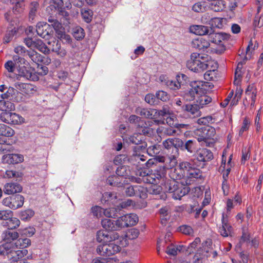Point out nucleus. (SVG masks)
<instances>
[{
	"label": "nucleus",
	"mask_w": 263,
	"mask_h": 263,
	"mask_svg": "<svg viewBox=\"0 0 263 263\" xmlns=\"http://www.w3.org/2000/svg\"><path fill=\"white\" fill-rule=\"evenodd\" d=\"M174 174L176 175V179L181 180L182 185H189L193 183L194 179L201 177V172L196 168L193 163L189 162H182L174 170Z\"/></svg>",
	"instance_id": "obj_1"
},
{
	"label": "nucleus",
	"mask_w": 263,
	"mask_h": 263,
	"mask_svg": "<svg viewBox=\"0 0 263 263\" xmlns=\"http://www.w3.org/2000/svg\"><path fill=\"white\" fill-rule=\"evenodd\" d=\"M109 242V243L99 246L97 253L101 256H109L119 252L122 248L126 247L128 244L124 237H120L118 239Z\"/></svg>",
	"instance_id": "obj_2"
},
{
	"label": "nucleus",
	"mask_w": 263,
	"mask_h": 263,
	"mask_svg": "<svg viewBox=\"0 0 263 263\" xmlns=\"http://www.w3.org/2000/svg\"><path fill=\"white\" fill-rule=\"evenodd\" d=\"M27 253V250L18 249L11 243H5L0 245V256L16 263L18 262V259L26 255Z\"/></svg>",
	"instance_id": "obj_3"
},
{
	"label": "nucleus",
	"mask_w": 263,
	"mask_h": 263,
	"mask_svg": "<svg viewBox=\"0 0 263 263\" xmlns=\"http://www.w3.org/2000/svg\"><path fill=\"white\" fill-rule=\"evenodd\" d=\"M211 57L206 54H201L197 52L192 53L190 59L186 62V67L191 71L201 72L206 70V64Z\"/></svg>",
	"instance_id": "obj_4"
},
{
	"label": "nucleus",
	"mask_w": 263,
	"mask_h": 263,
	"mask_svg": "<svg viewBox=\"0 0 263 263\" xmlns=\"http://www.w3.org/2000/svg\"><path fill=\"white\" fill-rule=\"evenodd\" d=\"M63 0H50L49 6L46 8L47 13L50 15L48 22L51 24L55 20L52 16L59 15L63 16L66 20L69 19V13L65 11Z\"/></svg>",
	"instance_id": "obj_5"
},
{
	"label": "nucleus",
	"mask_w": 263,
	"mask_h": 263,
	"mask_svg": "<svg viewBox=\"0 0 263 263\" xmlns=\"http://www.w3.org/2000/svg\"><path fill=\"white\" fill-rule=\"evenodd\" d=\"M201 134L197 137L198 141L201 143L202 146H211L215 141L216 130L212 126H206L198 130Z\"/></svg>",
	"instance_id": "obj_6"
},
{
	"label": "nucleus",
	"mask_w": 263,
	"mask_h": 263,
	"mask_svg": "<svg viewBox=\"0 0 263 263\" xmlns=\"http://www.w3.org/2000/svg\"><path fill=\"white\" fill-rule=\"evenodd\" d=\"M205 82L201 81L191 82L190 88L182 95L183 99L187 101H191L197 99L198 95L202 94L203 91V85Z\"/></svg>",
	"instance_id": "obj_7"
},
{
	"label": "nucleus",
	"mask_w": 263,
	"mask_h": 263,
	"mask_svg": "<svg viewBox=\"0 0 263 263\" xmlns=\"http://www.w3.org/2000/svg\"><path fill=\"white\" fill-rule=\"evenodd\" d=\"M191 46L193 48L199 50L203 51L206 50V52L209 53H216L220 54L224 50L223 47L220 50L211 47L208 41L201 37L193 39L191 43Z\"/></svg>",
	"instance_id": "obj_8"
},
{
	"label": "nucleus",
	"mask_w": 263,
	"mask_h": 263,
	"mask_svg": "<svg viewBox=\"0 0 263 263\" xmlns=\"http://www.w3.org/2000/svg\"><path fill=\"white\" fill-rule=\"evenodd\" d=\"M11 111L2 112L0 114V120L1 121L12 125H19L24 122V119L21 116Z\"/></svg>",
	"instance_id": "obj_9"
},
{
	"label": "nucleus",
	"mask_w": 263,
	"mask_h": 263,
	"mask_svg": "<svg viewBox=\"0 0 263 263\" xmlns=\"http://www.w3.org/2000/svg\"><path fill=\"white\" fill-rule=\"evenodd\" d=\"M24 202V198L21 195L8 197L3 200V204L9 208L16 210L22 207Z\"/></svg>",
	"instance_id": "obj_10"
},
{
	"label": "nucleus",
	"mask_w": 263,
	"mask_h": 263,
	"mask_svg": "<svg viewBox=\"0 0 263 263\" xmlns=\"http://www.w3.org/2000/svg\"><path fill=\"white\" fill-rule=\"evenodd\" d=\"M101 224L107 231H120L123 229L120 217L116 220L104 218L102 220Z\"/></svg>",
	"instance_id": "obj_11"
},
{
	"label": "nucleus",
	"mask_w": 263,
	"mask_h": 263,
	"mask_svg": "<svg viewBox=\"0 0 263 263\" xmlns=\"http://www.w3.org/2000/svg\"><path fill=\"white\" fill-rule=\"evenodd\" d=\"M165 180L164 174L163 171L155 170L151 173L147 174L144 179V181L150 184H158L160 181Z\"/></svg>",
	"instance_id": "obj_12"
},
{
	"label": "nucleus",
	"mask_w": 263,
	"mask_h": 263,
	"mask_svg": "<svg viewBox=\"0 0 263 263\" xmlns=\"http://www.w3.org/2000/svg\"><path fill=\"white\" fill-rule=\"evenodd\" d=\"M120 237V235L117 233H114L110 235L104 230H99L97 232L96 235L97 240L99 242H106L116 240Z\"/></svg>",
	"instance_id": "obj_13"
},
{
	"label": "nucleus",
	"mask_w": 263,
	"mask_h": 263,
	"mask_svg": "<svg viewBox=\"0 0 263 263\" xmlns=\"http://www.w3.org/2000/svg\"><path fill=\"white\" fill-rule=\"evenodd\" d=\"M206 64H208V65L206 66V70H208L204 74V78L206 80L211 81L214 79L216 74L215 71L218 68V64L216 61L211 58L210 60L208 61Z\"/></svg>",
	"instance_id": "obj_14"
},
{
	"label": "nucleus",
	"mask_w": 263,
	"mask_h": 263,
	"mask_svg": "<svg viewBox=\"0 0 263 263\" xmlns=\"http://www.w3.org/2000/svg\"><path fill=\"white\" fill-rule=\"evenodd\" d=\"M120 218L123 228L136 225L139 220L138 216L133 213L124 215Z\"/></svg>",
	"instance_id": "obj_15"
},
{
	"label": "nucleus",
	"mask_w": 263,
	"mask_h": 263,
	"mask_svg": "<svg viewBox=\"0 0 263 263\" xmlns=\"http://www.w3.org/2000/svg\"><path fill=\"white\" fill-rule=\"evenodd\" d=\"M222 226L219 228V232L223 237H228L231 235L232 232V227L228 222V218L225 217V214L222 215Z\"/></svg>",
	"instance_id": "obj_16"
},
{
	"label": "nucleus",
	"mask_w": 263,
	"mask_h": 263,
	"mask_svg": "<svg viewBox=\"0 0 263 263\" xmlns=\"http://www.w3.org/2000/svg\"><path fill=\"white\" fill-rule=\"evenodd\" d=\"M208 40L212 43L219 45L223 41L229 38L228 34L223 33L209 32L208 34Z\"/></svg>",
	"instance_id": "obj_17"
},
{
	"label": "nucleus",
	"mask_w": 263,
	"mask_h": 263,
	"mask_svg": "<svg viewBox=\"0 0 263 263\" xmlns=\"http://www.w3.org/2000/svg\"><path fill=\"white\" fill-rule=\"evenodd\" d=\"M196 158L198 161L200 162L209 161L213 158V155L210 150L201 148L197 151Z\"/></svg>",
	"instance_id": "obj_18"
},
{
	"label": "nucleus",
	"mask_w": 263,
	"mask_h": 263,
	"mask_svg": "<svg viewBox=\"0 0 263 263\" xmlns=\"http://www.w3.org/2000/svg\"><path fill=\"white\" fill-rule=\"evenodd\" d=\"M18 73L20 76L27 80L33 81L39 80L38 77L34 73L33 70L30 67H26L25 66L21 67L19 69Z\"/></svg>",
	"instance_id": "obj_19"
},
{
	"label": "nucleus",
	"mask_w": 263,
	"mask_h": 263,
	"mask_svg": "<svg viewBox=\"0 0 263 263\" xmlns=\"http://www.w3.org/2000/svg\"><path fill=\"white\" fill-rule=\"evenodd\" d=\"M22 187L20 184L15 182H9L5 184L3 191L5 194L11 195L22 192Z\"/></svg>",
	"instance_id": "obj_20"
},
{
	"label": "nucleus",
	"mask_w": 263,
	"mask_h": 263,
	"mask_svg": "<svg viewBox=\"0 0 263 263\" xmlns=\"http://www.w3.org/2000/svg\"><path fill=\"white\" fill-rule=\"evenodd\" d=\"M2 160L4 163L16 164L23 161V157L22 155L18 154H7L3 156Z\"/></svg>",
	"instance_id": "obj_21"
},
{
	"label": "nucleus",
	"mask_w": 263,
	"mask_h": 263,
	"mask_svg": "<svg viewBox=\"0 0 263 263\" xmlns=\"http://www.w3.org/2000/svg\"><path fill=\"white\" fill-rule=\"evenodd\" d=\"M174 179H165V180L163 181L164 183H161V184L163 185V189L164 192H167L171 194L175 191V189L176 187V185L178 183L176 180V175L175 174L173 175Z\"/></svg>",
	"instance_id": "obj_22"
},
{
	"label": "nucleus",
	"mask_w": 263,
	"mask_h": 263,
	"mask_svg": "<svg viewBox=\"0 0 263 263\" xmlns=\"http://www.w3.org/2000/svg\"><path fill=\"white\" fill-rule=\"evenodd\" d=\"M49 25L46 22H39L36 25V33L42 38H45L49 34Z\"/></svg>",
	"instance_id": "obj_23"
},
{
	"label": "nucleus",
	"mask_w": 263,
	"mask_h": 263,
	"mask_svg": "<svg viewBox=\"0 0 263 263\" xmlns=\"http://www.w3.org/2000/svg\"><path fill=\"white\" fill-rule=\"evenodd\" d=\"M200 108L197 104H187L185 106L184 110L191 118H194L200 117L201 115Z\"/></svg>",
	"instance_id": "obj_24"
},
{
	"label": "nucleus",
	"mask_w": 263,
	"mask_h": 263,
	"mask_svg": "<svg viewBox=\"0 0 263 263\" xmlns=\"http://www.w3.org/2000/svg\"><path fill=\"white\" fill-rule=\"evenodd\" d=\"M202 94L198 96L196 102L197 104L200 107L203 108L206 105H208L212 102V98L209 96L206 95V90L205 88L204 85H203V91Z\"/></svg>",
	"instance_id": "obj_25"
},
{
	"label": "nucleus",
	"mask_w": 263,
	"mask_h": 263,
	"mask_svg": "<svg viewBox=\"0 0 263 263\" xmlns=\"http://www.w3.org/2000/svg\"><path fill=\"white\" fill-rule=\"evenodd\" d=\"M190 31L191 33L199 35H204L208 34L212 30H210L207 26L202 25H192L190 27Z\"/></svg>",
	"instance_id": "obj_26"
},
{
	"label": "nucleus",
	"mask_w": 263,
	"mask_h": 263,
	"mask_svg": "<svg viewBox=\"0 0 263 263\" xmlns=\"http://www.w3.org/2000/svg\"><path fill=\"white\" fill-rule=\"evenodd\" d=\"M175 191L171 194V196L174 199H180L181 198L187 194L189 192L188 187H183L182 186H178V183L176 185Z\"/></svg>",
	"instance_id": "obj_27"
},
{
	"label": "nucleus",
	"mask_w": 263,
	"mask_h": 263,
	"mask_svg": "<svg viewBox=\"0 0 263 263\" xmlns=\"http://www.w3.org/2000/svg\"><path fill=\"white\" fill-rule=\"evenodd\" d=\"M16 87L29 96L32 95L35 91V87L32 85L27 83H20L15 86Z\"/></svg>",
	"instance_id": "obj_28"
},
{
	"label": "nucleus",
	"mask_w": 263,
	"mask_h": 263,
	"mask_svg": "<svg viewBox=\"0 0 263 263\" xmlns=\"http://www.w3.org/2000/svg\"><path fill=\"white\" fill-rule=\"evenodd\" d=\"M18 237V233L16 232H11L9 230L4 231L2 234L3 240L6 243H11V241Z\"/></svg>",
	"instance_id": "obj_29"
},
{
	"label": "nucleus",
	"mask_w": 263,
	"mask_h": 263,
	"mask_svg": "<svg viewBox=\"0 0 263 263\" xmlns=\"http://www.w3.org/2000/svg\"><path fill=\"white\" fill-rule=\"evenodd\" d=\"M15 134V130L11 127L4 124L0 123V136L10 138Z\"/></svg>",
	"instance_id": "obj_30"
},
{
	"label": "nucleus",
	"mask_w": 263,
	"mask_h": 263,
	"mask_svg": "<svg viewBox=\"0 0 263 263\" xmlns=\"http://www.w3.org/2000/svg\"><path fill=\"white\" fill-rule=\"evenodd\" d=\"M2 224L3 226L7 228L9 230H12L19 227L20 221L18 219L13 217L12 216H11V218H9L7 221H3Z\"/></svg>",
	"instance_id": "obj_31"
},
{
	"label": "nucleus",
	"mask_w": 263,
	"mask_h": 263,
	"mask_svg": "<svg viewBox=\"0 0 263 263\" xmlns=\"http://www.w3.org/2000/svg\"><path fill=\"white\" fill-rule=\"evenodd\" d=\"M17 26H14V24H12V26L8 28L7 33L4 37L5 43H8L12 40L14 34L17 31Z\"/></svg>",
	"instance_id": "obj_32"
},
{
	"label": "nucleus",
	"mask_w": 263,
	"mask_h": 263,
	"mask_svg": "<svg viewBox=\"0 0 263 263\" xmlns=\"http://www.w3.org/2000/svg\"><path fill=\"white\" fill-rule=\"evenodd\" d=\"M15 109L14 104L9 101L0 100V110L2 112L13 111Z\"/></svg>",
	"instance_id": "obj_33"
},
{
	"label": "nucleus",
	"mask_w": 263,
	"mask_h": 263,
	"mask_svg": "<svg viewBox=\"0 0 263 263\" xmlns=\"http://www.w3.org/2000/svg\"><path fill=\"white\" fill-rule=\"evenodd\" d=\"M208 7L215 12H219L225 8V4L222 0H215L211 3Z\"/></svg>",
	"instance_id": "obj_34"
},
{
	"label": "nucleus",
	"mask_w": 263,
	"mask_h": 263,
	"mask_svg": "<svg viewBox=\"0 0 263 263\" xmlns=\"http://www.w3.org/2000/svg\"><path fill=\"white\" fill-rule=\"evenodd\" d=\"M33 49H37L44 54H48L50 51L49 48L40 39L35 40Z\"/></svg>",
	"instance_id": "obj_35"
},
{
	"label": "nucleus",
	"mask_w": 263,
	"mask_h": 263,
	"mask_svg": "<svg viewBox=\"0 0 263 263\" xmlns=\"http://www.w3.org/2000/svg\"><path fill=\"white\" fill-rule=\"evenodd\" d=\"M183 248V246H175L173 244H171L167 247L166 253L168 255L175 256L179 252H180Z\"/></svg>",
	"instance_id": "obj_36"
},
{
	"label": "nucleus",
	"mask_w": 263,
	"mask_h": 263,
	"mask_svg": "<svg viewBox=\"0 0 263 263\" xmlns=\"http://www.w3.org/2000/svg\"><path fill=\"white\" fill-rule=\"evenodd\" d=\"M31 244V240L29 238H20L18 239L15 242L14 245L20 250L25 249L26 248L30 246Z\"/></svg>",
	"instance_id": "obj_37"
},
{
	"label": "nucleus",
	"mask_w": 263,
	"mask_h": 263,
	"mask_svg": "<svg viewBox=\"0 0 263 263\" xmlns=\"http://www.w3.org/2000/svg\"><path fill=\"white\" fill-rule=\"evenodd\" d=\"M246 96V99L249 98L251 100V101H255L257 90L256 89L253 85H249L245 92Z\"/></svg>",
	"instance_id": "obj_38"
},
{
	"label": "nucleus",
	"mask_w": 263,
	"mask_h": 263,
	"mask_svg": "<svg viewBox=\"0 0 263 263\" xmlns=\"http://www.w3.org/2000/svg\"><path fill=\"white\" fill-rule=\"evenodd\" d=\"M208 7L206 2H200L195 3L192 7V10L196 12H203L207 10Z\"/></svg>",
	"instance_id": "obj_39"
},
{
	"label": "nucleus",
	"mask_w": 263,
	"mask_h": 263,
	"mask_svg": "<svg viewBox=\"0 0 263 263\" xmlns=\"http://www.w3.org/2000/svg\"><path fill=\"white\" fill-rule=\"evenodd\" d=\"M139 235V230L136 228H132L127 231L126 235L121 236L120 235V237H124L125 239L128 241V239L133 240L137 238Z\"/></svg>",
	"instance_id": "obj_40"
},
{
	"label": "nucleus",
	"mask_w": 263,
	"mask_h": 263,
	"mask_svg": "<svg viewBox=\"0 0 263 263\" xmlns=\"http://www.w3.org/2000/svg\"><path fill=\"white\" fill-rule=\"evenodd\" d=\"M129 171L127 170V168L125 166H121L118 167L116 170V176L118 177H121L122 180H124V182H125L126 177L128 176Z\"/></svg>",
	"instance_id": "obj_41"
},
{
	"label": "nucleus",
	"mask_w": 263,
	"mask_h": 263,
	"mask_svg": "<svg viewBox=\"0 0 263 263\" xmlns=\"http://www.w3.org/2000/svg\"><path fill=\"white\" fill-rule=\"evenodd\" d=\"M23 173L18 172L14 170H7L5 172V174L4 176V178H21L23 176Z\"/></svg>",
	"instance_id": "obj_42"
},
{
	"label": "nucleus",
	"mask_w": 263,
	"mask_h": 263,
	"mask_svg": "<svg viewBox=\"0 0 263 263\" xmlns=\"http://www.w3.org/2000/svg\"><path fill=\"white\" fill-rule=\"evenodd\" d=\"M196 149V142L195 141L189 140L185 143H183L182 150H186L190 153H193Z\"/></svg>",
	"instance_id": "obj_43"
},
{
	"label": "nucleus",
	"mask_w": 263,
	"mask_h": 263,
	"mask_svg": "<svg viewBox=\"0 0 263 263\" xmlns=\"http://www.w3.org/2000/svg\"><path fill=\"white\" fill-rule=\"evenodd\" d=\"M135 190L136 196L142 199H145L147 197V190L146 187L141 185H136Z\"/></svg>",
	"instance_id": "obj_44"
},
{
	"label": "nucleus",
	"mask_w": 263,
	"mask_h": 263,
	"mask_svg": "<svg viewBox=\"0 0 263 263\" xmlns=\"http://www.w3.org/2000/svg\"><path fill=\"white\" fill-rule=\"evenodd\" d=\"M154 111L156 113L155 110H152L151 112L147 109L141 107H138L136 110V112L138 115L143 116L145 118H152L153 112Z\"/></svg>",
	"instance_id": "obj_45"
},
{
	"label": "nucleus",
	"mask_w": 263,
	"mask_h": 263,
	"mask_svg": "<svg viewBox=\"0 0 263 263\" xmlns=\"http://www.w3.org/2000/svg\"><path fill=\"white\" fill-rule=\"evenodd\" d=\"M82 16L86 23H89L92 19L93 12L90 9H82L81 11Z\"/></svg>",
	"instance_id": "obj_46"
},
{
	"label": "nucleus",
	"mask_w": 263,
	"mask_h": 263,
	"mask_svg": "<svg viewBox=\"0 0 263 263\" xmlns=\"http://www.w3.org/2000/svg\"><path fill=\"white\" fill-rule=\"evenodd\" d=\"M39 4L36 2H32L30 5V11L29 13V18L33 20L39 8Z\"/></svg>",
	"instance_id": "obj_47"
},
{
	"label": "nucleus",
	"mask_w": 263,
	"mask_h": 263,
	"mask_svg": "<svg viewBox=\"0 0 263 263\" xmlns=\"http://www.w3.org/2000/svg\"><path fill=\"white\" fill-rule=\"evenodd\" d=\"M28 55L31 60L35 63L39 64L40 62L43 61L42 55L36 51H33L31 53H28Z\"/></svg>",
	"instance_id": "obj_48"
},
{
	"label": "nucleus",
	"mask_w": 263,
	"mask_h": 263,
	"mask_svg": "<svg viewBox=\"0 0 263 263\" xmlns=\"http://www.w3.org/2000/svg\"><path fill=\"white\" fill-rule=\"evenodd\" d=\"M73 35L77 40H81L85 36L84 31L81 27H77L73 30Z\"/></svg>",
	"instance_id": "obj_49"
},
{
	"label": "nucleus",
	"mask_w": 263,
	"mask_h": 263,
	"mask_svg": "<svg viewBox=\"0 0 263 263\" xmlns=\"http://www.w3.org/2000/svg\"><path fill=\"white\" fill-rule=\"evenodd\" d=\"M117 209L113 208L104 209L103 215L109 218H115L117 216Z\"/></svg>",
	"instance_id": "obj_50"
},
{
	"label": "nucleus",
	"mask_w": 263,
	"mask_h": 263,
	"mask_svg": "<svg viewBox=\"0 0 263 263\" xmlns=\"http://www.w3.org/2000/svg\"><path fill=\"white\" fill-rule=\"evenodd\" d=\"M223 19L219 17H214L211 20L210 24L213 27L218 28H222Z\"/></svg>",
	"instance_id": "obj_51"
},
{
	"label": "nucleus",
	"mask_w": 263,
	"mask_h": 263,
	"mask_svg": "<svg viewBox=\"0 0 263 263\" xmlns=\"http://www.w3.org/2000/svg\"><path fill=\"white\" fill-rule=\"evenodd\" d=\"M13 216V213L10 210H1L0 211V219L7 221L9 218Z\"/></svg>",
	"instance_id": "obj_52"
},
{
	"label": "nucleus",
	"mask_w": 263,
	"mask_h": 263,
	"mask_svg": "<svg viewBox=\"0 0 263 263\" xmlns=\"http://www.w3.org/2000/svg\"><path fill=\"white\" fill-rule=\"evenodd\" d=\"M129 142L135 144H139L142 141V137L140 134H135L128 138Z\"/></svg>",
	"instance_id": "obj_53"
},
{
	"label": "nucleus",
	"mask_w": 263,
	"mask_h": 263,
	"mask_svg": "<svg viewBox=\"0 0 263 263\" xmlns=\"http://www.w3.org/2000/svg\"><path fill=\"white\" fill-rule=\"evenodd\" d=\"M4 67L9 73L14 72L15 67V64L13 61L9 60L4 64Z\"/></svg>",
	"instance_id": "obj_54"
},
{
	"label": "nucleus",
	"mask_w": 263,
	"mask_h": 263,
	"mask_svg": "<svg viewBox=\"0 0 263 263\" xmlns=\"http://www.w3.org/2000/svg\"><path fill=\"white\" fill-rule=\"evenodd\" d=\"M91 211L93 216L99 218L103 215L104 209L99 206H95L91 208Z\"/></svg>",
	"instance_id": "obj_55"
},
{
	"label": "nucleus",
	"mask_w": 263,
	"mask_h": 263,
	"mask_svg": "<svg viewBox=\"0 0 263 263\" xmlns=\"http://www.w3.org/2000/svg\"><path fill=\"white\" fill-rule=\"evenodd\" d=\"M179 231L181 233L188 235H192L194 233L193 229L190 226L187 225L180 226L179 227Z\"/></svg>",
	"instance_id": "obj_56"
},
{
	"label": "nucleus",
	"mask_w": 263,
	"mask_h": 263,
	"mask_svg": "<svg viewBox=\"0 0 263 263\" xmlns=\"http://www.w3.org/2000/svg\"><path fill=\"white\" fill-rule=\"evenodd\" d=\"M213 118L211 116H208L200 118L197 121V123L199 125H208L212 123Z\"/></svg>",
	"instance_id": "obj_57"
},
{
	"label": "nucleus",
	"mask_w": 263,
	"mask_h": 263,
	"mask_svg": "<svg viewBox=\"0 0 263 263\" xmlns=\"http://www.w3.org/2000/svg\"><path fill=\"white\" fill-rule=\"evenodd\" d=\"M156 97L157 99L164 102L169 100L170 96L165 91L159 90L157 92Z\"/></svg>",
	"instance_id": "obj_58"
},
{
	"label": "nucleus",
	"mask_w": 263,
	"mask_h": 263,
	"mask_svg": "<svg viewBox=\"0 0 263 263\" xmlns=\"http://www.w3.org/2000/svg\"><path fill=\"white\" fill-rule=\"evenodd\" d=\"M148 154L151 156H155L160 152L159 145H154L149 146L147 149Z\"/></svg>",
	"instance_id": "obj_59"
},
{
	"label": "nucleus",
	"mask_w": 263,
	"mask_h": 263,
	"mask_svg": "<svg viewBox=\"0 0 263 263\" xmlns=\"http://www.w3.org/2000/svg\"><path fill=\"white\" fill-rule=\"evenodd\" d=\"M172 142L173 144V147L175 150L177 152L178 148H180L181 149L183 147V142L182 140L175 138H172Z\"/></svg>",
	"instance_id": "obj_60"
},
{
	"label": "nucleus",
	"mask_w": 263,
	"mask_h": 263,
	"mask_svg": "<svg viewBox=\"0 0 263 263\" xmlns=\"http://www.w3.org/2000/svg\"><path fill=\"white\" fill-rule=\"evenodd\" d=\"M250 126V121L247 118H245L242 123L241 127L239 131V135L241 136L243 132L248 130Z\"/></svg>",
	"instance_id": "obj_61"
},
{
	"label": "nucleus",
	"mask_w": 263,
	"mask_h": 263,
	"mask_svg": "<svg viewBox=\"0 0 263 263\" xmlns=\"http://www.w3.org/2000/svg\"><path fill=\"white\" fill-rule=\"evenodd\" d=\"M162 189V187L158 186L156 184H155L151 186L148 192L150 194L157 195L160 193Z\"/></svg>",
	"instance_id": "obj_62"
},
{
	"label": "nucleus",
	"mask_w": 263,
	"mask_h": 263,
	"mask_svg": "<svg viewBox=\"0 0 263 263\" xmlns=\"http://www.w3.org/2000/svg\"><path fill=\"white\" fill-rule=\"evenodd\" d=\"M254 26L260 28L263 26V14L256 15L254 20Z\"/></svg>",
	"instance_id": "obj_63"
},
{
	"label": "nucleus",
	"mask_w": 263,
	"mask_h": 263,
	"mask_svg": "<svg viewBox=\"0 0 263 263\" xmlns=\"http://www.w3.org/2000/svg\"><path fill=\"white\" fill-rule=\"evenodd\" d=\"M35 232V230L33 227H29L24 229L22 230V235L27 236V237H31L33 236Z\"/></svg>",
	"instance_id": "obj_64"
}]
</instances>
